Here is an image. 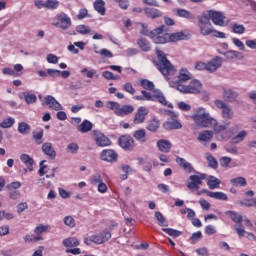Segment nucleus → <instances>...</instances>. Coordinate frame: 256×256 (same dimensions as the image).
<instances>
[{
    "label": "nucleus",
    "instance_id": "obj_34",
    "mask_svg": "<svg viewBox=\"0 0 256 256\" xmlns=\"http://www.w3.org/2000/svg\"><path fill=\"white\" fill-rule=\"evenodd\" d=\"M225 215H227L228 217H230V219L234 222V223H238L241 224L243 222V216L239 215V213L235 212V211H231L228 210L225 212Z\"/></svg>",
    "mask_w": 256,
    "mask_h": 256
},
{
    "label": "nucleus",
    "instance_id": "obj_58",
    "mask_svg": "<svg viewBox=\"0 0 256 256\" xmlns=\"http://www.w3.org/2000/svg\"><path fill=\"white\" fill-rule=\"evenodd\" d=\"M59 2L57 0H46L45 2V9H58Z\"/></svg>",
    "mask_w": 256,
    "mask_h": 256
},
{
    "label": "nucleus",
    "instance_id": "obj_8",
    "mask_svg": "<svg viewBox=\"0 0 256 256\" xmlns=\"http://www.w3.org/2000/svg\"><path fill=\"white\" fill-rule=\"evenodd\" d=\"M209 21H212L218 27H227L229 22H225V14L221 11L209 10L206 14Z\"/></svg>",
    "mask_w": 256,
    "mask_h": 256
},
{
    "label": "nucleus",
    "instance_id": "obj_44",
    "mask_svg": "<svg viewBox=\"0 0 256 256\" xmlns=\"http://www.w3.org/2000/svg\"><path fill=\"white\" fill-rule=\"evenodd\" d=\"M165 129H181L182 125L181 122L177 120H168L164 124Z\"/></svg>",
    "mask_w": 256,
    "mask_h": 256
},
{
    "label": "nucleus",
    "instance_id": "obj_20",
    "mask_svg": "<svg viewBox=\"0 0 256 256\" xmlns=\"http://www.w3.org/2000/svg\"><path fill=\"white\" fill-rule=\"evenodd\" d=\"M156 147L161 153H170L171 147H173V144H171V141L167 139H160L157 141Z\"/></svg>",
    "mask_w": 256,
    "mask_h": 256
},
{
    "label": "nucleus",
    "instance_id": "obj_27",
    "mask_svg": "<svg viewBox=\"0 0 256 256\" xmlns=\"http://www.w3.org/2000/svg\"><path fill=\"white\" fill-rule=\"evenodd\" d=\"M144 13L149 19H157L163 15L157 8L147 7L144 9Z\"/></svg>",
    "mask_w": 256,
    "mask_h": 256
},
{
    "label": "nucleus",
    "instance_id": "obj_13",
    "mask_svg": "<svg viewBox=\"0 0 256 256\" xmlns=\"http://www.w3.org/2000/svg\"><path fill=\"white\" fill-rule=\"evenodd\" d=\"M135 140L129 134H125L119 137L118 144L124 151H133V145Z\"/></svg>",
    "mask_w": 256,
    "mask_h": 256
},
{
    "label": "nucleus",
    "instance_id": "obj_1",
    "mask_svg": "<svg viewBox=\"0 0 256 256\" xmlns=\"http://www.w3.org/2000/svg\"><path fill=\"white\" fill-rule=\"evenodd\" d=\"M190 117L197 127L208 128L211 127V123H215V118L211 117V114L203 107L194 109Z\"/></svg>",
    "mask_w": 256,
    "mask_h": 256
},
{
    "label": "nucleus",
    "instance_id": "obj_31",
    "mask_svg": "<svg viewBox=\"0 0 256 256\" xmlns=\"http://www.w3.org/2000/svg\"><path fill=\"white\" fill-rule=\"evenodd\" d=\"M20 160L29 169V171H33V164L35 163V160H33L31 156L28 154H22L20 155Z\"/></svg>",
    "mask_w": 256,
    "mask_h": 256
},
{
    "label": "nucleus",
    "instance_id": "obj_39",
    "mask_svg": "<svg viewBox=\"0 0 256 256\" xmlns=\"http://www.w3.org/2000/svg\"><path fill=\"white\" fill-rule=\"evenodd\" d=\"M230 29L232 33H235L236 35H243V33H245V26L242 24L231 23Z\"/></svg>",
    "mask_w": 256,
    "mask_h": 256
},
{
    "label": "nucleus",
    "instance_id": "obj_42",
    "mask_svg": "<svg viewBox=\"0 0 256 256\" xmlns=\"http://www.w3.org/2000/svg\"><path fill=\"white\" fill-rule=\"evenodd\" d=\"M94 9L99 13V15H105V1L103 0H96L94 2Z\"/></svg>",
    "mask_w": 256,
    "mask_h": 256
},
{
    "label": "nucleus",
    "instance_id": "obj_46",
    "mask_svg": "<svg viewBox=\"0 0 256 256\" xmlns=\"http://www.w3.org/2000/svg\"><path fill=\"white\" fill-rule=\"evenodd\" d=\"M229 124H219L217 123V120H215V123H210V127H213L214 133H221L222 131H225Z\"/></svg>",
    "mask_w": 256,
    "mask_h": 256
},
{
    "label": "nucleus",
    "instance_id": "obj_22",
    "mask_svg": "<svg viewBox=\"0 0 256 256\" xmlns=\"http://www.w3.org/2000/svg\"><path fill=\"white\" fill-rule=\"evenodd\" d=\"M42 151L44 155L49 157V159H55V157H57V152H55V148H53V144L50 142H45L42 144Z\"/></svg>",
    "mask_w": 256,
    "mask_h": 256
},
{
    "label": "nucleus",
    "instance_id": "obj_37",
    "mask_svg": "<svg viewBox=\"0 0 256 256\" xmlns=\"http://www.w3.org/2000/svg\"><path fill=\"white\" fill-rule=\"evenodd\" d=\"M224 57H226V59H243V53L237 50H228L224 53Z\"/></svg>",
    "mask_w": 256,
    "mask_h": 256
},
{
    "label": "nucleus",
    "instance_id": "obj_55",
    "mask_svg": "<svg viewBox=\"0 0 256 256\" xmlns=\"http://www.w3.org/2000/svg\"><path fill=\"white\" fill-rule=\"evenodd\" d=\"M76 31L80 35H89V33H91V28H89V26H87V25L82 24V25H78L76 27Z\"/></svg>",
    "mask_w": 256,
    "mask_h": 256
},
{
    "label": "nucleus",
    "instance_id": "obj_4",
    "mask_svg": "<svg viewBox=\"0 0 256 256\" xmlns=\"http://www.w3.org/2000/svg\"><path fill=\"white\" fill-rule=\"evenodd\" d=\"M106 107L111 111H114L115 115H117L118 117H127V115H131V113L135 111V107H133L132 105L121 106V104L114 101L106 102Z\"/></svg>",
    "mask_w": 256,
    "mask_h": 256
},
{
    "label": "nucleus",
    "instance_id": "obj_10",
    "mask_svg": "<svg viewBox=\"0 0 256 256\" xmlns=\"http://www.w3.org/2000/svg\"><path fill=\"white\" fill-rule=\"evenodd\" d=\"M189 179L190 181L186 183L188 189H190V191H199L201 183H203V180L207 179V174L200 173L199 175H190Z\"/></svg>",
    "mask_w": 256,
    "mask_h": 256
},
{
    "label": "nucleus",
    "instance_id": "obj_57",
    "mask_svg": "<svg viewBox=\"0 0 256 256\" xmlns=\"http://www.w3.org/2000/svg\"><path fill=\"white\" fill-rule=\"evenodd\" d=\"M247 137V131L243 130L232 138L233 143H241Z\"/></svg>",
    "mask_w": 256,
    "mask_h": 256
},
{
    "label": "nucleus",
    "instance_id": "obj_54",
    "mask_svg": "<svg viewBox=\"0 0 256 256\" xmlns=\"http://www.w3.org/2000/svg\"><path fill=\"white\" fill-rule=\"evenodd\" d=\"M63 223L64 225H66V227H69L70 229H74V227L77 225V223L75 222V218H73V216L64 217Z\"/></svg>",
    "mask_w": 256,
    "mask_h": 256
},
{
    "label": "nucleus",
    "instance_id": "obj_28",
    "mask_svg": "<svg viewBox=\"0 0 256 256\" xmlns=\"http://www.w3.org/2000/svg\"><path fill=\"white\" fill-rule=\"evenodd\" d=\"M93 129V123L89 120H83L80 125L77 127L79 133H89Z\"/></svg>",
    "mask_w": 256,
    "mask_h": 256
},
{
    "label": "nucleus",
    "instance_id": "obj_29",
    "mask_svg": "<svg viewBox=\"0 0 256 256\" xmlns=\"http://www.w3.org/2000/svg\"><path fill=\"white\" fill-rule=\"evenodd\" d=\"M80 73H82V75H85V77H87L88 79H99V72H97V69L95 68H83Z\"/></svg>",
    "mask_w": 256,
    "mask_h": 256
},
{
    "label": "nucleus",
    "instance_id": "obj_38",
    "mask_svg": "<svg viewBox=\"0 0 256 256\" xmlns=\"http://www.w3.org/2000/svg\"><path fill=\"white\" fill-rule=\"evenodd\" d=\"M231 185L234 187H245L247 185V179L245 177H236L230 180Z\"/></svg>",
    "mask_w": 256,
    "mask_h": 256
},
{
    "label": "nucleus",
    "instance_id": "obj_18",
    "mask_svg": "<svg viewBox=\"0 0 256 256\" xmlns=\"http://www.w3.org/2000/svg\"><path fill=\"white\" fill-rule=\"evenodd\" d=\"M239 97V93L231 88H223V99L228 101V103H235L237 98Z\"/></svg>",
    "mask_w": 256,
    "mask_h": 256
},
{
    "label": "nucleus",
    "instance_id": "obj_36",
    "mask_svg": "<svg viewBox=\"0 0 256 256\" xmlns=\"http://www.w3.org/2000/svg\"><path fill=\"white\" fill-rule=\"evenodd\" d=\"M18 133L20 135H29L31 133V125L27 124V122L18 123Z\"/></svg>",
    "mask_w": 256,
    "mask_h": 256
},
{
    "label": "nucleus",
    "instance_id": "obj_11",
    "mask_svg": "<svg viewBox=\"0 0 256 256\" xmlns=\"http://www.w3.org/2000/svg\"><path fill=\"white\" fill-rule=\"evenodd\" d=\"M214 105L218 109L222 110V117H223V119H233L235 113L233 112V108H231V106L226 105V103L223 102L222 100H216L214 102Z\"/></svg>",
    "mask_w": 256,
    "mask_h": 256
},
{
    "label": "nucleus",
    "instance_id": "obj_3",
    "mask_svg": "<svg viewBox=\"0 0 256 256\" xmlns=\"http://www.w3.org/2000/svg\"><path fill=\"white\" fill-rule=\"evenodd\" d=\"M141 94L144 97V101H158V103H161V105L169 107V109H173V104L167 102L165 95H163V92H161V90L159 89L153 90L152 94L150 92L142 90Z\"/></svg>",
    "mask_w": 256,
    "mask_h": 256
},
{
    "label": "nucleus",
    "instance_id": "obj_64",
    "mask_svg": "<svg viewBox=\"0 0 256 256\" xmlns=\"http://www.w3.org/2000/svg\"><path fill=\"white\" fill-rule=\"evenodd\" d=\"M123 89L124 91H126V93H130V95H135V88L133 87V84H131V82H127L123 85Z\"/></svg>",
    "mask_w": 256,
    "mask_h": 256
},
{
    "label": "nucleus",
    "instance_id": "obj_43",
    "mask_svg": "<svg viewBox=\"0 0 256 256\" xmlns=\"http://www.w3.org/2000/svg\"><path fill=\"white\" fill-rule=\"evenodd\" d=\"M120 169H121V171H123V173H125L120 176V179H122V181H126V179H128V177H129L128 176L129 173H133V168H131V166H129L127 164H122L120 166Z\"/></svg>",
    "mask_w": 256,
    "mask_h": 256
},
{
    "label": "nucleus",
    "instance_id": "obj_35",
    "mask_svg": "<svg viewBox=\"0 0 256 256\" xmlns=\"http://www.w3.org/2000/svg\"><path fill=\"white\" fill-rule=\"evenodd\" d=\"M137 45L138 47H140V49L144 52H148L151 51V44L149 43V40L145 39V38H139L137 40Z\"/></svg>",
    "mask_w": 256,
    "mask_h": 256
},
{
    "label": "nucleus",
    "instance_id": "obj_7",
    "mask_svg": "<svg viewBox=\"0 0 256 256\" xmlns=\"http://www.w3.org/2000/svg\"><path fill=\"white\" fill-rule=\"evenodd\" d=\"M202 87L203 85L199 80H192L187 86L179 83L176 85V89L177 91H180V93H192V94L201 93Z\"/></svg>",
    "mask_w": 256,
    "mask_h": 256
},
{
    "label": "nucleus",
    "instance_id": "obj_19",
    "mask_svg": "<svg viewBox=\"0 0 256 256\" xmlns=\"http://www.w3.org/2000/svg\"><path fill=\"white\" fill-rule=\"evenodd\" d=\"M156 45H163L169 41V34H163V32H155L150 38Z\"/></svg>",
    "mask_w": 256,
    "mask_h": 256
},
{
    "label": "nucleus",
    "instance_id": "obj_33",
    "mask_svg": "<svg viewBox=\"0 0 256 256\" xmlns=\"http://www.w3.org/2000/svg\"><path fill=\"white\" fill-rule=\"evenodd\" d=\"M133 137L136 139V141H139L140 143H145L147 141V132H145V129L136 130L133 133Z\"/></svg>",
    "mask_w": 256,
    "mask_h": 256
},
{
    "label": "nucleus",
    "instance_id": "obj_30",
    "mask_svg": "<svg viewBox=\"0 0 256 256\" xmlns=\"http://www.w3.org/2000/svg\"><path fill=\"white\" fill-rule=\"evenodd\" d=\"M206 183L209 189H219V187H221V180L215 176H208Z\"/></svg>",
    "mask_w": 256,
    "mask_h": 256
},
{
    "label": "nucleus",
    "instance_id": "obj_32",
    "mask_svg": "<svg viewBox=\"0 0 256 256\" xmlns=\"http://www.w3.org/2000/svg\"><path fill=\"white\" fill-rule=\"evenodd\" d=\"M176 15L177 17H181L182 19H190L193 20L195 19V16L193 13H191V11L189 10H185V9H176Z\"/></svg>",
    "mask_w": 256,
    "mask_h": 256
},
{
    "label": "nucleus",
    "instance_id": "obj_21",
    "mask_svg": "<svg viewBox=\"0 0 256 256\" xmlns=\"http://www.w3.org/2000/svg\"><path fill=\"white\" fill-rule=\"evenodd\" d=\"M176 163L181 167L184 171L187 173H195V169L193 168V164L185 160V158L182 157H177L176 158Z\"/></svg>",
    "mask_w": 256,
    "mask_h": 256
},
{
    "label": "nucleus",
    "instance_id": "obj_14",
    "mask_svg": "<svg viewBox=\"0 0 256 256\" xmlns=\"http://www.w3.org/2000/svg\"><path fill=\"white\" fill-rule=\"evenodd\" d=\"M42 105H47L49 109H53V111H63V105L55 99L52 95H47L44 97V103Z\"/></svg>",
    "mask_w": 256,
    "mask_h": 256
},
{
    "label": "nucleus",
    "instance_id": "obj_25",
    "mask_svg": "<svg viewBox=\"0 0 256 256\" xmlns=\"http://www.w3.org/2000/svg\"><path fill=\"white\" fill-rule=\"evenodd\" d=\"M141 27H143V29L141 30V34L145 35L146 37H150V39L153 35H155V33H163V29H165V25H162L152 31H149L147 30V27H145L144 23H141Z\"/></svg>",
    "mask_w": 256,
    "mask_h": 256
},
{
    "label": "nucleus",
    "instance_id": "obj_16",
    "mask_svg": "<svg viewBox=\"0 0 256 256\" xmlns=\"http://www.w3.org/2000/svg\"><path fill=\"white\" fill-rule=\"evenodd\" d=\"M223 65V58L216 56L206 63L208 73H215Z\"/></svg>",
    "mask_w": 256,
    "mask_h": 256
},
{
    "label": "nucleus",
    "instance_id": "obj_60",
    "mask_svg": "<svg viewBox=\"0 0 256 256\" xmlns=\"http://www.w3.org/2000/svg\"><path fill=\"white\" fill-rule=\"evenodd\" d=\"M13 125H15V119L8 118L0 124V127H2L3 129H9V127H13Z\"/></svg>",
    "mask_w": 256,
    "mask_h": 256
},
{
    "label": "nucleus",
    "instance_id": "obj_2",
    "mask_svg": "<svg viewBox=\"0 0 256 256\" xmlns=\"http://www.w3.org/2000/svg\"><path fill=\"white\" fill-rule=\"evenodd\" d=\"M156 55L158 57L156 67L160 71V73H162L164 77H167L168 75H173L175 68L173 67V65H171V62L168 61L165 53L156 48Z\"/></svg>",
    "mask_w": 256,
    "mask_h": 256
},
{
    "label": "nucleus",
    "instance_id": "obj_53",
    "mask_svg": "<svg viewBox=\"0 0 256 256\" xmlns=\"http://www.w3.org/2000/svg\"><path fill=\"white\" fill-rule=\"evenodd\" d=\"M24 241H25V243H37V241H43V237L42 236H35L33 234H27L24 237Z\"/></svg>",
    "mask_w": 256,
    "mask_h": 256
},
{
    "label": "nucleus",
    "instance_id": "obj_23",
    "mask_svg": "<svg viewBox=\"0 0 256 256\" xmlns=\"http://www.w3.org/2000/svg\"><path fill=\"white\" fill-rule=\"evenodd\" d=\"M192 75L189 70L182 68L180 70V73L178 75V81L175 82L174 87L177 88V84L183 85L182 83H185V81H189L191 79Z\"/></svg>",
    "mask_w": 256,
    "mask_h": 256
},
{
    "label": "nucleus",
    "instance_id": "obj_48",
    "mask_svg": "<svg viewBox=\"0 0 256 256\" xmlns=\"http://www.w3.org/2000/svg\"><path fill=\"white\" fill-rule=\"evenodd\" d=\"M169 39L173 42L175 41H183L187 39V35L183 32H176L169 35Z\"/></svg>",
    "mask_w": 256,
    "mask_h": 256
},
{
    "label": "nucleus",
    "instance_id": "obj_5",
    "mask_svg": "<svg viewBox=\"0 0 256 256\" xmlns=\"http://www.w3.org/2000/svg\"><path fill=\"white\" fill-rule=\"evenodd\" d=\"M52 25L62 31H67V29H71L73 22L71 21V17L65 12H61L54 17Z\"/></svg>",
    "mask_w": 256,
    "mask_h": 256
},
{
    "label": "nucleus",
    "instance_id": "obj_12",
    "mask_svg": "<svg viewBox=\"0 0 256 256\" xmlns=\"http://www.w3.org/2000/svg\"><path fill=\"white\" fill-rule=\"evenodd\" d=\"M92 135L98 147H109V145H111V140L99 130H94Z\"/></svg>",
    "mask_w": 256,
    "mask_h": 256
},
{
    "label": "nucleus",
    "instance_id": "obj_61",
    "mask_svg": "<svg viewBox=\"0 0 256 256\" xmlns=\"http://www.w3.org/2000/svg\"><path fill=\"white\" fill-rule=\"evenodd\" d=\"M232 43L239 51H245V44L239 38H232Z\"/></svg>",
    "mask_w": 256,
    "mask_h": 256
},
{
    "label": "nucleus",
    "instance_id": "obj_9",
    "mask_svg": "<svg viewBox=\"0 0 256 256\" xmlns=\"http://www.w3.org/2000/svg\"><path fill=\"white\" fill-rule=\"evenodd\" d=\"M111 238V232L108 230H104L103 232L94 234L89 238L85 239V243H95L96 245H103V243H107V240Z\"/></svg>",
    "mask_w": 256,
    "mask_h": 256
},
{
    "label": "nucleus",
    "instance_id": "obj_17",
    "mask_svg": "<svg viewBox=\"0 0 256 256\" xmlns=\"http://www.w3.org/2000/svg\"><path fill=\"white\" fill-rule=\"evenodd\" d=\"M117 157V152L111 149H105L100 154L101 160L106 161L107 163H115V161H117Z\"/></svg>",
    "mask_w": 256,
    "mask_h": 256
},
{
    "label": "nucleus",
    "instance_id": "obj_49",
    "mask_svg": "<svg viewBox=\"0 0 256 256\" xmlns=\"http://www.w3.org/2000/svg\"><path fill=\"white\" fill-rule=\"evenodd\" d=\"M140 85L141 87H143V89H146L147 91H155V84H153L152 81H149L147 79H142L140 81Z\"/></svg>",
    "mask_w": 256,
    "mask_h": 256
},
{
    "label": "nucleus",
    "instance_id": "obj_24",
    "mask_svg": "<svg viewBox=\"0 0 256 256\" xmlns=\"http://www.w3.org/2000/svg\"><path fill=\"white\" fill-rule=\"evenodd\" d=\"M204 193L211 199H217L218 201H228L229 199L225 192H211L209 190H204Z\"/></svg>",
    "mask_w": 256,
    "mask_h": 256
},
{
    "label": "nucleus",
    "instance_id": "obj_47",
    "mask_svg": "<svg viewBox=\"0 0 256 256\" xmlns=\"http://www.w3.org/2000/svg\"><path fill=\"white\" fill-rule=\"evenodd\" d=\"M23 97L27 105H33V103H37V95L35 94H30L29 92H23Z\"/></svg>",
    "mask_w": 256,
    "mask_h": 256
},
{
    "label": "nucleus",
    "instance_id": "obj_40",
    "mask_svg": "<svg viewBox=\"0 0 256 256\" xmlns=\"http://www.w3.org/2000/svg\"><path fill=\"white\" fill-rule=\"evenodd\" d=\"M208 166L211 167V169H217L219 167V162H217V159L211 154V153H206L205 154Z\"/></svg>",
    "mask_w": 256,
    "mask_h": 256
},
{
    "label": "nucleus",
    "instance_id": "obj_56",
    "mask_svg": "<svg viewBox=\"0 0 256 256\" xmlns=\"http://www.w3.org/2000/svg\"><path fill=\"white\" fill-rule=\"evenodd\" d=\"M103 181V176L99 173L93 174L90 177V183L91 185H99Z\"/></svg>",
    "mask_w": 256,
    "mask_h": 256
},
{
    "label": "nucleus",
    "instance_id": "obj_26",
    "mask_svg": "<svg viewBox=\"0 0 256 256\" xmlns=\"http://www.w3.org/2000/svg\"><path fill=\"white\" fill-rule=\"evenodd\" d=\"M213 139V131L204 130L198 134V141L200 143H207Z\"/></svg>",
    "mask_w": 256,
    "mask_h": 256
},
{
    "label": "nucleus",
    "instance_id": "obj_45",
    "mask_svg": "<svg viewBox=\"0 0 256 256\" xmlns=\"http://www.w3.org/2000/svg\"><path fill=\"white\" fill-rule=\"evenodd\" d=\"M63 245L64 247H78L79 245V240L75 237H70V238H66L63 240Z\"/></svg>",
    "mask_w": 256,
    "mask_h": 256
},
{
    "label": "nucleus",
    "instance_id": "obj_51",
    "mask_svg": "<svg viewBox=\"0 0 256 256\" xmlns=\"http://www.w3.org/2000/svg\"><path fill=\"white\" fill-rule=\"evenodd\" d=\"M49 229H51L49 225L40 224L34 229V233L36 237H41V234L45 233V231H49Z\"/></svg>",
    "mask_w": 256,
    "mask_h": 256
},
{
    "label": "nucleus",
    "instance_id": "obj_50",
    "mask_svg": "<svg viewBox=\"0 0 256 256\" xmlns=\"http://www.w3.org/2000/svg\"><path fill=\"white\" fill-rule=\"evenodd\" d=\"M155 219L158 221L160 227H167L169 225L167 219H165V216L161 212H155Z\"/></svg>",
    "mask_w": 256,
    "mask_h": 256
},
{
    "label": "nucleus",
    "instance_id": "obj_15",
    "mask_svg": "<svg viewBox=\"0 0 256 256\" xmlns=\"http://www.w3.org/2000/svg\"><path fill=\"white\" fill-rule=\"evenodd\" d=\"M147 115H149V109H147V107L140 106L135 113L133 123L135 125H141V123H145V117H147Z\"/></svg>",
    "mask_w": 256,
    "mask_h": 256
},
{
    "label": "nucleus",
    "instance_id": "obj_59",
    "mask_svg": "<svg viewBox=\"0 0 256 256\" xmlns=\"http://www.w3.org/2000/svg\"><path fill=\"white\" fill-rule=\"evenodd\" d=\"M203 239V233L201 231L194 232L190 237V241L195 245V243H199Z\"/></svg>",
    "mask_w": 256,
    "mask_h": 256
},
{
    "label": "nucleus",
    "instance_id": "obj_41",
    "mask_svg": "<svg viewBox=\"0 0 256 256\" xmlns=\"http://www.w3.org/2000/svg\"><path fill=\"white\" fill-rule=\"evenodd\" d=\"M159 120L157 118H152L151 120L148 121L146 129L148 131H151L152 133H155L157 129H159Z\"/></svg>",
    "mask_w": 256,
    "mask_h": 256
},
{
    "label": "nucleus",
    "instance_id": "obj_62",
    "mask_svg": "<svg viewBox=\"0 0 256 256\" xmlns=\"http://www.w3.org/2000/svg\"><path fill=\"white\" fill-rule=\"evenodd\" d=\"M164 233H167V235H170L171 237H180L181 231L175 230L173 228H164Z\"/></svg>",
    "mask_w": 256,
    "mask_h": 256
},
{
    "label": "nucleus",
    "instance_id": "obj_63",
    "mask_svg": "<svg viewBox=\"0 0 256 256\" xmlns=\"http://www.w3.org/2000/svg\"><path fill=\"white\" fill-rule=\"evenodd\" d=\"M33 139L34 141H36L37 145H41L43 143V130L39 132H34Z\"/></svg>",
    "mask_w": 256,
    "mask_h": 256
},
{
    "label": "nucleus",
    "instance_id": "obj_52",
    "mask_svg": "<svg viewBox=\"0 0 256 256\" xmlns=\"http://www.w3.org/2000/svg\"><path fill=\"white\" fill-rule=\"evenodd\" d=\"M66 151L68 153H71L72 155H77V153H79V144L75 142L68 144L66 147Z\"/></svg>",
    "mask_w": 256,
    "mask_h": 256
},
{
    "label": "nucleus",
    "instance_id": "obj_6",
    "mask_svg": "<svg viewBox=\"0 0 256 256\" xmlns=\"http://www.w3.org/2000/svg\"><path fill=\"white\" fill-rule=\"evenodd\" d=\"M198 27L201 35L204 37H207L213 33V24H211V20H209L207 13H204L198 17Z\"/></svg>",
    "mask_w": 256,
    "mask_h": 256
}]
</instances>
